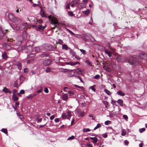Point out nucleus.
<instances>
[{
	"label": "nucleus",
	"mask_w": 147,
	"mask_h": 147,
	"mask_svg": "<svg viewBox=\"0 0 147 147\" xmlns=\"http://www.w3.org/2000/svg\"><path fill=\"white\" fill-rule=\"evenodd\" d=\"M128 62L129 64L134 66L137 65L139 63V61L138 60L131 56L129 57Z\"/></svg>",
	"instance_id": "nucleus-1"
},
{
	"label": "nucleus",
	"mask_w": 147,
	"mask_h": 147,
	"mask_svg": "<svg viewBox=\"0 0 147 147\" xmlns=\"http://www.w3.org/2000/svg\"><path fill=\"white\" fill-rule=\"evenodd\" d=\"M7 32V30H5L3 29L0 26V38L1 39H3L4 40L9 41L8 39L7 38V36L5 35V34Z\"/></svg>",
	"instance_id": "nucleus-2"
},
{
	"label": "nucleus",
	"mask_w": 147,
	"mask_h": 147,
	"mask_svg": "<svg viewBox=\"0 0 147 147\" xmlns=\"http://www.w3.org/2000/svg\"><path fill=\"white\" fill-rule=\"evenodd\" d=\"M50 23L51 24L53 25L54 26L53 28V29H55L56 27V25H58L59 23L58 21L56 18H52L50 21Z\"/></svg>",
	"instance_id": "nucleus-3"
},
{
	"label": "nucleus",
	"mask_w": 147,
	"mask_h": 147,
	"mask_svg": "<svg viewBox=\"0 0 147 147\" xmlns=\"http://www.w3.org/2000/svg\"><path fill=\"white\" fill-rule=\"evenodd\" d=\"M139 59L140 60H146L147 59V53H142L139 55Z\"/></svg>",
	"instance_id": "nucleus-4"
},
{
	"label": "nucleus",
	"mask_w": 147,
	"mask_h": 147,
	"mask_svg": "<svg viewBox=\"0 0 147 147\" xmlns=\"http://www.w3.org/2000/svg\"><path fill=\"white\" fill-rule=\"evenodd\" d=\"M117 59L119 61L121 62H123L127 61L128 59V58L124 56H119L117 57Z\"/></svg>",
	"instance_id": "nucleus-5"
},
{
	"label": "nucleus",
	"mask_w": 147,
	"mask_h": 147,
	"mask_svg": "<svg viewBox=\"0 0 147 147\" xmlns=\"http://www.w3.org/2000/svg\"><path fill=\"white\" fill-rule=\"evenodd\" d=\"M52 62V60L50 59H49L44 60L42 64L44 66H47L51 64Z\"/></svg>",
	"instance_id": "nucleus-6"
},
{
	"label": "nucleus",
	"mask_w": 147,
	"mask_h": 147,
	"mask_svg": "<svg viewBox=\"0 0 147 147\" xmlns=\"http://www.w3.org/2000/svg\"><path fill=\"white\" fill-rule=\"evenodd\" d=\"M42 46L46 50H50L52 45L48 44L45 43L42 45Z\"/></svg>",
	"instance_id": "nucleus-7"
},
{
	"label": "nucleus",
	"mask_w": 147,
	"mask_h": 147,
	"mask_svg": "<svg viewBox=\"0 0 147 147\" xmlns=\"http://www.w3.org/2000/svg\"><path fill=\"white\" fill-rule=\"evenodd\" d=\"M39 56L41 57H47L49 56V54L48 53L44 52L40 54Z\"/></svg>",
	"instance_id": "nucleus-8"
},
{
	"label": "nucleus",
	"mask_w": 147,
	"mask_h": 147,
	"mask_svg": "<svg viewBox=\"0 0 147 147\" xmlns=\"http://www.w3.org/2000/svg\"><path fill=\"white\" fill-rule=\"evenodd\" d=\"M2 91L6 93H8L10 94L12 93L11 91L10 90L7 88L6 87L3 89Z\"/></svg>",
	"instance_id": "nucleus-9"
},
{
	"label": "nucleus",
	"mask_w": 147,
	"mask_h": 147,
	"mask_svg": "<svg viewBox=\"0 0 147 147\" xmlns=\"http://www.w3.org/2000/svg\"><path fill=\"white\" fill-rule=\"evenodd\" d=\"M8 17L10 20H12L14 19L15 16L13 13H9L8 14Z\"/></svg>",
	"instance_id": "nucleus-10"
},
{
	"label": "nucleus",
	"mask_w": 147,
	"mask_h": 147,
	"mask_svg": "<svg viewBox=\"0 0 147 147\" xmlns=\"http://www.w3.org/2000/svg\"><path fill=\"white\" fill-rule=\"evenodd\" d=\"M11 47L8 44H5L4 46V49L6 50H9L11 49Z\"/></svg>",
	"instance_id": "nucleus-11"
},
{
	"label": "nucleus",
	"mask_w": 147,
	"mask_h": 147,
	"mask_svg": "<svg viewBox=\"0 0 147 147\" xmlns=\"http://www.w3.org/2000/svg\"><path fill=\"white\" fill-rule=\"evenodd\" d=\"M67 119H69V120H70V118H71V112L69 111H68L67 112Z\"/></svg>",
	"instance_id": "nucleus-12"
},
{
	"label": "nucleus",
	"mask_w": 147,
	"mask_h": 147,
	"mask_svg": "<svg viewBox=\"0 0 147 147\" xmlns=\"http://www.w3.org/2000/svg\"><path fill=\"white\" fill-rule=\"evenodd\" d=\"M117 102L120 106H123V101L121 99H119Z\"/></svg>",
	"instance_id": "nucleus-13"
},
{
	"label": "nucleus",
	"mask_w": 147,
	"mask_h": 147,
	"mask_svg": "<svg viewBox=\"0 0 147 147\" xmlns=\"http://www.w3.org/2000/svg\"><path fill=\"white\" fill-rule=\"evenodd\" d=\"M62 98L64 100L66 101L68 99L67 95V94H64L62 96Z\"/></svg>",
	"instance_id": "nucleus-14"
},
{
	"label": "nucleus",
	"mask_w": 147,
	"mask_h": 147,
	"mask_svg": "<svg viewBox=\"0 0 147 147\" xmlns=\"http://www.w3.org/2000/svg\"><path fill=\"white\" fill-rule=\"evenodd\" d=\"M42 26L41 24L37 25L36 26V29L37 31L38 30H42Z\"/></svg>",
	"instance_id": "nucleus-15"
},
{
	"label": "nucleus",
	"mask_w": 147,
	"mask_h": 147,
	"mask_svg": "<svg viewBox=\"0 0 147 147\" xmlns=\"http://www.w3.org/2000/svg\"><path fill=\"white\" fill-rule=\"evenodd\" d=\"M117 94L118 95L121 96H124L125 95V94L121 90L118 91L117 92Z\"/></svg>",
	"instance_id": "nucleus-16"
},
{
	"label": "nucleus",
	"mask_w": 147,
	"mask_h": 147,
	"mask_svg": "<svg viewBox=\"0 0 147 147\" xmlns=\"http://www.w3.org/2000/svg\"><path fill=\"white\" fill-rule=\"evenodd\" d=\"M27 26V24L26 23H24L21 25L20 26L22 28V29L23 30H25Z\"/></svg>",
	"instance_id": "nucleus-17"
},
{
	"label": "nucleus",
	"mask_w": 147,
	"mask_h": 147,
	"mask_svg": "<svg viewBox=\"0 0 147 147\" xmlns=\"http://www.w3.org/2000/svg\"><path fill=\"white\" fill-rule=\"evenodd\" d=\"M68 49H70L69 47H67V45L65 44H63L62 46V49H65V50H67Z\"/></svg>",
	"instance_id": "nucleus-18"
},
{
	"label": "nucleus",
	"mask_w": 147,
	"mask_h": 147,
	"mask_svg": "<svg viewBox=\"0 0 147 147\" xmlns=\"http://www.w3.org/2000/svg\"><path fill=\"white\" fill-rule=\"evenodd\" d=\"M105 53L108 55L109 57H111V53L109 50H105Z\"/></svg>",
	"instance_id": "nucleus-19"
},
{
	"label": "nucleus",
	"mask_w": 147,
	"mask_h": 147,
	"mask_svg": "<svg viewBox=\"0 0 147 147\" xmlns=\"http://www.w3.org/2000/svg\"><path fill=\"white\" fill-rule=\"evenodd\" d=\"M104 91L108 95H111V92L109 90L106 89H104Z\"/></svg>",
	"instance_id": "nucleus-20"
},
{
	"label": "nucleus",
	"mask_w": 147,
	"mask_h": 147,
	"mask_svg": "<svg viewBox=\"0 0 147 147\" xmlns=\"http://www.w3.org/2000/svg\"><path fill=\"white\" fill-rule=\"evenodd\" d=\"M2 57L4 59H6L7 58V55L5 52L2 53Z\"/></svg>",
	"instance_id": "nucleus-21"
},
{
	"label": "nucleus",
	"mask_w": 147,
	"mask_h": 147,
	"mask_svg": "<svg viewBox=\"0 0 147 147\" xmlns=\"http://www.w3.org/2000/svg\"><path fill=\"white\" fill-rule=\"evenodd\" d=\"M12 98L13 100L14 101H17L18 99V97L15 95H13Z\"/></svg>",
	"instance_id": "nucleus-22"
},
{
	"label": "nucleus",
	"mask_w": 147,
	"mask_h": 147,
	"mask_svg": "<svg viewBox=\"0 0 147 147\" xmlns=\"http://www.w3.org/2000/svg\"><path fill=\"white\" fill-rule=\"evenodd\" d=\"M90 11L88 9H87L86 11H82V13L84 14H85L86 15H88Z\"/></svg>",
	"instance_id": "nucleus-23"
},
{
	"label": "nucleus",
	"mask_w": 147,
	"mask_h": 147,
	"mask_svg": "<svg viewBox=\"0 0 147 147\" xmlns=\"http://www.w3.org/2000/svg\"><path fill=\"white\" fill-rule=\"evenodd\" d=\"M101 127V125L100 123H98L97 125L94 128V130H95L96 129L100 127Z\"/></svg>",
	"instance_id": "nucleus-24"
},
{
	"label": "nucleus",
	"mask_w": 147,
	"mask_h": 147,
	"mask_svg": "<svg viewBox=\"0 0 147 147\" xmlns=\"http://www.w3.org/2000/svg\"><path fill=\"white\" fill-rule=\"evenodd\" d=\"M61 117L63 119H65L67 117V114L65 113H64L62 114Z\"/></svg>",
	"instance_id": "nucleus-25"
},
{
	"label": "nucleus",
	"mask_w": 147,
	"mask_h": 147,
	"mask_svg": "<svg viewBox=\"0 0 147 147\" xmlns=\"http://www.w3.org/2000/svg\"><path fill=\"white\" fill-rule=\"evenodd\" d=\"M92 142L94 144H96L98 141V139L96 137H94V138L93 139Z\"/></svg>",
	"instance_id": "nucleus-26"
},
{
	"label": "nucleus",
	"mask_w": 147,
	"mask_h": 147,
	"mask_svg": "<svg viewBox=\"0 0 147 147\" xmlns=\"http://www.w3.org/2000/svg\"><path fill=\"white\" fill-rule=\"evenodd\" d=\"M108 47L112 51H115V49L113 48L110 45V44L109 43L108 45Z\"/></svg>",
	"instance_id": "nucleus-27"
},
{
	"label": "nucleus",
	"mask_w": 147,
	"mask_h": 147,
	"mask_svg": "<svg viewBox=\"0 0 147 147\" xmlns=\"http://www.w3.org/2000/svg\"><path fill=\"white\" fill-rule=\"evenodd\" d=\"M1 131L2 132L6 134H7L8 133L7 130L6 129L3 128L1 129Z\"/></svg>",
	"instance_id": "nucleus-28"
},
{
	"label": "nucleus",
	"mask_w": 147,
	"mask_h": 147,
	"mask_svg": "<svg viewBox=\"0 0 147 147\" xmlns=\"http://www.w3.org/2000/svg\"><path fill=\"white\" fill-rule=\"evenodd\" d=\"M90 130L89 128H84L83 129V132H86L90 131Z\"/></svg>",
	"instance_id": "nucleus-29"
},
{
	"label": "nucleus",
	"mask_w": 147,
	"mask_h": 147,
	"mask_svg": "<svg viewBox=\"0 0 147 147\" xmlns=\"http://www.w3.org/2000/svg\"><path fill=\"white\" fill-rule=\"evenodd\" d=\"M35 54L34 53L30 54L29 55H27V57H33L35 56Z\"/></svg>",
	"instance_id": "nucleus-30"
},
{
	"label": "nucleus",
	"mask_w": 147,
	"mask_h": 147,
	"mask_svg": "<svg viewBox=\"0 0 147 147\" xmlns=\"http://www.w3.org/2000/svg\"><path fill=\"white\" fill-rule=\"evenodd\" d=\"M35 51L37 52H39L40 51V50L39 47H35Z\"/></svg>",
	"instance_id": "nucleus-31"
},
{
	"label": "nucleus",
	"mask_w": 147,
	"mask_h": 147,
	"mask_svg": "<svg viewBox=\"0 0 147 147\" xmlns=\"http://www.w3.org/2000/svg\"><path fill=\"white\" fill-rule=\"evenodd\" d=\"M39 88L40 89L38 90L37 91V93H38L41 92L42 90V88L41 86H40Z\"/></svg>",
	"instance_id": "nucleus-32"
},
{
	"label": "nucleus",
	"mask_w": 147,
	"mask_h": 147,
	"mask_svg": "<svg viewBox=\"0 0 147 147\" xmlns=\"http://www.w3.org/2000/svg\"><path fill=\"white\" fill-rule=\"evenodd\" d=\"M51 71V68H50L49 67H47L46 68V69L45 70V71L47 73L49 72H50Z\"/></svg>",
	"instance_id": "nucleus-33"
},
{
	"label": "nucleus",
	"mask_w": 147,
	"mask_h": 147,
	"mask_svg": "<svg viewBox=\"0 0 147 147\" xmlns=\"http://www.w3.org/2000/svg\"><path fill=\"white\" fill-rule=\"evenodd\" d=\"M78 112H79V114H80V116H81V117H83L84 115V112H80V111H78Z\"/></svg>",
	"instance_id": "nucleus-34"
},
{
	"label": "nucleus",
	"mask_w": 147,
	"mask_h": 147,
	"mask_svg": "<svg viewBox=\"0 0 147 147\" xmlns=\"http://www.w3.org/2000/svg\"><path fill=\"white\" fill-rule=\"evenodd\" d=\"M66 64L67 65H70L71 66L74 65V62H67Z\"/></svg>",
	"instance_id": "nucleus-35"
},
{
	"label": "nucleus",
	"mask_w": 147,
	"mask_h": 147,
	"mask_svg": "<svg viewBox=\"0 0 147 147\" xmlns=\"http://www.w3.org/2000/svg\"><path fill=\"white\" fill-rule=\"evenodd\" d=\"M145 128H142L140 129L139 130V131L140 133H142L145 130Z\"/></svg>",
	"instance_id": "nucleus-36"
},
{
	"label": "nucleus",
	"mask_w": 147,
	"mask_h": 147,
	"mask_svg": "<svg viewBox=\"0 0 147 147\" xmlns=\"http://www.w3.org/2000/svg\"><path fill=\"white\" fill-rule=\"evenodd\" d=\"M100 77V75L98 74H97L96 75L94 76L93 77V78L95 79H98Z\"/></svg>",
	"instance_id": "nucleus-37"
},
{
	"label": "nucleus",
	"mask_w": 147,
	"mask_h": 147,
	"mask_svg": "<svg viewBox=\"0 0 147 147\" xmlns=\"http://www.w3.org/2000/svg\"><path fill=\"white\" fill-rule=\"evenodd\" d=\"M68 15L70 16H72L74 15V14L73 13L70 11H68Z\"/></svg>",
	"instance_id": "nucleus-38"
},
{
	"label": "nucleus",
	"mask_w": 147,
	"mask_h": 147,
	"mask_svg": "<svg viewBox=\"0 0 147 147\" xmlns=\"http://www.w3.org/2000/svg\"><path fill=\"white\" fill-rule=\"evenodd\" d=\"M68 93L69 94L70 96H72L74 94V92L72 91H69L68 92Z\"/></svg>",
	"instance_id": "nucleus-39"
},
{
	"label": "nucleus",
	"mask_w": 147,
	"mask_h": 147,
	"mask_svg": "<svg viewBox=\"0 0 147 147\" xmlns=\"http://www.w3.org/2000/svg\"><path fill=\"white\" fill-rule=\"evenodd\" d=\"M14 87L18 88V84L17 83L16 81H15L13 84Z\"/></svg>",
	"instance_id": "nucleus-40"
},
{
	"label": "nucleus",
	"mask_w": 147,
	"mask_h": 147,
	"mask_svg": "<svg viewBox=\"0 0 147 147\" xmlns=\"http://www.w3.org/2000/svg\"><path fill=\"white\" fill-rule=\"evenodd\" d=\"M105 70L107 71L110 72L111 71V69L108 67H107L105 69Z\"/></svg>",
	"instance_id": "nucleus-41"
},
{
	"label": "nucleus",
	"mask_w": 147,
	"mask_h": 147,
	"mask_svg": "<svg viewBox=\"0 0 147 147\" xmlns=\"http://www.w3.org/2000/svg\"><path fill=\"white\" fill-rule=\"evenodd\" d=\"M103 103L105 105H108L109 103V102L106 101H103Z\"/></svg>",
	"instance_id": "nucleus-42"
},
{
	"label": "nucleus",
	"mask_w": 147,
	"mask_h": 147,
	"mask_svg": "<svg viewBox=\"0 0 147 147\" xmlns=\"http://www.w3.org/2000/svg\"><path fill=\"white\" fill-rule=\"evenodd\" d=\"M86 63H87L89 65L91 66L92 65V63H91L88 60H86L85 61Z\"/></svg>",
	"instance_id": "nucleus-43"
},
{
	"label": "nucleus",
	"mask_w": 147,
	"mask_h": 147,
	"mask_svg": "<svg viewBox=\"0 0 147 147\" xmlns=\"http://www.w3.org/2000/svg\"><path fill=\"white\" fill-rule=\"evenodd\" d=\"M63 90L65 92H68V88L67 87H64Z\"/></svg>",
	"instance_id": "nucleus-44"
},
{
	"label": "nucleus",
	"mask_w": 147,
	"mask_h": 147,
	"mask_svg": "<svg viewBox=\"0 0 147 147\" xmlns=\"http://www.w3.org/2000/svg\"><path fill=\"white\" fill-rule=\"evenodd\" d=\"M80 50L84 55L85 54L86 51L85 50L80 49Z\"/></svg>",
	"instance_id": "nucleus-45"
},
{
	"label": "nucleus",
	"mask_w": 147,
	"mask_h": 147,
	"mask_svg": "<svg viewBox=\"0 0 147 147\" xmlns=\"http://www.w3.org/2000/svg\"><path fill=\"white\" fill-rule=\"evenodd\" d=\"M58 42L59 44L60 45H62L63 43V41L61 40L60 39L58 40Z\"/></svg>",
	"instance_id": "nucleus-46"
},
{
	"label": "nucleus",
	"mask_w": 147,
	"mask_h": 147,
	"mask_svg": "<svg viewBox=\"0 0 147 147\" xmlns=\"http://www.w3.org/2000/svg\"><path fill=\"white\" fill-rule=\"evenodd\" d=\"M111 121H107L105 122V125H108L109 124V123H111Z\"/></svg>",
	"instance_id": "nucleus-47"
},
{
	"label": "nucleus",
	"mask_w": 147,
	"mask_h": 147,
	"mask_svg": "<svg viewBox=\"0 0 147 147\" xmlns=\"http://www.w3.org/2000/svg\"><path fill=\"white\" fill-rule=\"evenodd\" d=\"M44 91L47 93H48L49 92L48 89L47 88H45L44 90Z\"/></svg>",
	"instance_id": "nucleus-48"
},
{
	"label": "nucleus",
	"mask_w": 147,
	"mask_h": 147,
	"mask_svg": "<svg viewBox=\"0 0 147 147\" xmlns=\"http://www.w3.org/2000/svg\"><path fill=\"white\" fill-rule=\"evenodd\" d=\"M102 137L104 138H106L107 137V134L106 133H104L102 135Z\"/></svg>",
	"instance_id": "nucleus-49"
},
{
	"label": "nucleus",
	"mask_w": 147,
	"mask_h": 147,
	"mask_svg": "<svg viewBox=\"0 0 147 147\" xmlns=\"http://www.w3.org/2000/svg\"><path fill=\"white\" fill-rule=\"evenodd\" d=\"M129 143V142L127 140H126L124 141V144L125 145H128Z\"/></svg>",
	"instance_id": "nucleus-50"
},
{
	"label": "nucleus",
	"mask_w": 147,
	"mask_h": 147,
	"mask_svg": "<svg viewBox=\"0 0 147 147\" xmlns=\"http://www.w3.org/2000/svg\"><path fill=\"white\" fill-rule=\"evenodd\" d=\"M123 117L124 119L126 120L127 121V120L128 117L126 115H123Z\"/></svg>",
	"instance_id": "nucleus-51"
},
{
	"label": "nucleus",
	"mask_w": 147,
	"mask_h": 147,
	"mask_svg": "<svg viewBox=\"0 0 147 147\" xmlns=\"http://www.w3.org/2000/svg\"><path fill=\"white\" fill-rule=\"evenodd\" d=\"M75 138V137L74 136H72L71 137H69L68 140H73Z\"/></svg>",
	"instance_id": "nucleus-52"
},
{
	"label": "nucleus",
	"mask_w": 147,
	"mask_h": 147,
	"mask_svg": "<svg viewBox=\"0 0 147 147\" xmlns=\"http://www.w3.org/2000/svg\"><path fill=\"white\" fill-rule=\"evenodd\" d=\"M40 15L41 16H42V17H45V15L44 14V12H41L40 13Z\"/></svg>",
	"instance_id": "nucleus-53"
},
{
	"label": "nucleus",
	"mask_w": 147,
	"mask_h": 147,
	"mask_svg": "<svg viewBox=\"0 0 147 147\" xmlns=\"http://www.w3.org/2000/svg\"><path fill=\"white\" fill-rule=\"evenodd\" d=\"M17 92V90L16 89H14L13 90V95H15L16 93Z\"/></svg>",
	"instance_id": "nucleus-54"
},
{
	"label": "nucleus",
	"mask_w": 147,
	"mask_h": 147,
	"mask_svg": "<svg viewBox=\"0 0 147 147\" xmlns=\"http://www.w3.org/2000/svg\"><path fill=\"white\" fill-rule=\"evenodd\" d=\"M111 103L113 105H116V102L115 101L112 100H111Z\"/></svg>",
	"instance_id": "nucleus-55"
},
{
	"label": "nucleus",
	"mask_w": 147,
	"mask_h": 147,
	"mask_svg": "<svg viewBox=\"0 0 147 147\" xmlns=\"http://www.w3.org/2000/svg\"><path fill=\"white\" fill-rule=\"evenodd\" d=\"M86 146L87 147H93L92 145L90 143H88L86 144Z\"/></svg>",
	"instance_id": "nucleus-56"
},
{
	"label": "nucleus",
	"mask_w": 147,
	"mask_h": 147,
	"mask_svg": "<svg viewBox=\"0 0 147 147\" xmlns=\"http://www.w3.org/2000/svg\"><path fill=\"white\" fill-rule=\"evenodd\" d=\"M75 58L78 60H80V58L78 56L76 55L75 56Z\"/></svg>",
	"instance_id": "nucleus-57"
},
{
	"label": "nucleus",
	"mask_w": 147,
	"mask_h": 147,
	"mask_svg": "<svg viewBox=\"0 0 147 147\" xmlns=\"http://www.w3.org/2000/svg\"><path fill=\"white\" fill-rule=\"evenodd\" d=\"M90 88L94 92H95L96 89L94 88V86H92L90 87Z\"/></svg>",
	"instance_id": "nucleus-58"
},
{
	"label": "nucleus",
	"mask_w": 147,
	"mask_h": 147,
	"mask_svg": "<svg viewBox=\"0 0 147 147\" xmlns=\"http://www.w3.org/2000/svg\"><path fill=\"white\" fill-rule=\"evenodd\" d=\"M55 116L54 115H52L50 117V119L51 120H52L54 119V118H55Z\"/></svg>",
	"instance_id": "nucleus-59"
},
{
	"label": "nucleus",
	"mask_w": 147,
	"mask_h": 147,
	"mask_svg": "<svg viewBox=\"0 0 147 147\" xmlns=\"http://www.w3.org/2000/svg\"><path fill=\"white\" fill-rule=\"evenodd\" d=\"M25 93V91L23 90H22L20 91V92H19L20 93L23 94H24Z\"/></svg>",
	"instance_id": "nucleus-60"
},
{
	"label": "nucleus",
	"mask_w": 147,
	"mask_h": 147,
	"mask_svg": "<svg viewBox=\"0 0 147 147\" xmlns=\"http://www.w3.org/2000/svg\"><path fill=\"white\" fill-rule=\"evenodd\" d=\"M69 6H70V3H67L66 4V8L67 9L69 8Z\"/></svg>",
	"instance_id": "nucleus-61"
},
{
	"label": "nucleus",
	"mask_w": 147,
	"mask_h": 147,
	"mask_svg": "<svg viewBox=\"0 0 147 147\" xmlns=\"http://www.w3.org/2000/svg\"><path fill=\"white\" fill-rule=\"evenodd\" d=\"M17 115L19 117H23V115L20 114V113H16Z\"/></svg>",
	"instance_id": "nucleus-62"
},
{
	"label": "nucleus",
	"mask_w": 147,
	"mask_h": 147,
	"mask_svg": "<svg viewBox=\"0 0 147 147\" xmlns=\"http://www.w3.org/2000/svg\"><path fill=\"white\" fill-rule=\"evenodd\" d=\"M55 122H59V119L58 118H56L55 119Z\"/></svg>",
	"instance_id": "nucleus-63"
},
{
	"label": "nucleus",
	"mask_w": 147,
	"mask_h": 147,
	"mask_svg": "<svg viewBox=\"0 0 147 147\" xmlns=\"http://www.w3.org/2000/svg\"><path fill=\"white\" fill-rule=\"evenodd\" d=\"M78 73L80 74H82V71L81 70L79 69V71H77Z\"/></svg>",
	"instance_id": "nucleus-64"
}]
</instances>
